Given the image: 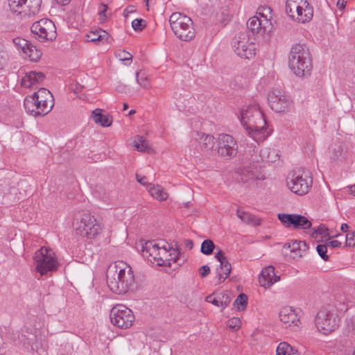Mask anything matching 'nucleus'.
Listing matches in <instances>:
<instances>
[{
	"label": "nucleus",
	"mask_w": 355,
	"mask_h": 355,
	"mask_svg": "<svg viewBox=\"0 0 355 355\" xmlns=\"http://www.w3.org/2000/svg\"><path fill=\"white\" fill-rule=\"evenodd\" d=\"M248 296L244 293H241L234 302V306L239 310H244L248 304Z\"/></svg>",
	"instance_id": "39"
},
{
	"label": "nucleus",
	"mask_w": 355,
	"mask_h": 355,
	"mask_svg": "<svg viewBox=\"0 0 355 355\" xmlns=\"http://www.w3.org/2000/svg\"><path fill=\"white\" fill-rule=\"evenodd\" d=\"M216 245L211 239H205L202 241L200 252L205 255H210L213 253Z\"/></svg>",
	"instance_id": "38"
},
{
	"label": "nucleus",
	"mask_w": 355,
	"mask_h": 355,
	"mask_svg": "<svg viewBox=\"0 0 355 355\" xmlns=\"http://www.w3.org/2000/svg\"><path fill=\"white\" fill-rule=\"evenodd\" d=\"M253 154L251 155L250 160L253 163L275 162L278 158V154L274 149L264 148L259 152L258 148L254 146L252 150Z\"/></svg>",
	"instance_id": "19"
},
{
	"label": "nucleus",
	"mask_w": 355,
	"mask_h": 355,
	"mask_svg": "<svg viewBox=\"0 0 355 355\" xmlns=\"http://www.w3.org/2000/svg\"><path fill=\"white\" fill-rule=\"evenodd\" d=\"M214 145V137L211 135L203 133L199 138V146L202 151L212 150Z\"/></svg>",
	"instance_id": "31"
},
{
	"label": "nucleus",
	"mask_w": 355,
	"mask_h": 355,
	"mask_svg": "<svg viewBox=\"0 0 355 355\" xmlns=\"http://www.w3.org/2000/svg\"><path fill=\"white\" fill-rule=\"evenodd\" d=\"M213 295H209L206 297V301L207 302L211 303L212 304L220 306V296L219 295L216 297H213Z\"/></svg>",
	"instance_id": "51"
},
{
	"label": "nucleus",
	"mask_w": 355,
	"mask_h": 355,
	"mask_svg": "<svg viewBox=\"0 0 355 355\" xmlns=\"http://www.w3.org/2000/svg\"><path fill=\"white\" fill-rule=\"evenodd\" d=\"M279 317L285 328L291 327V330L297 331L300 323V317L292 307H284L281 309Z\"/></svg>",
	"instance_id": "18"
},
{
	"label": "nucleus",
	"mask_w": 355,
	"mask_h": 355,
	"mask_svg": "<svg viewBox=\"0 0 355 355\" xmlns=\"http://www.w3.org/2000/svg\"><path fill=\"white\" fill-rule=\"evenodd\" d=\"M284 248L291 249V252L295 253V255L293 256V258L298 257V254L300 251V241H292L291 243H286L284 245Z\"/></svg>",
	"instance_id": "41"
},
{
	"label": "nucleus",
	"mask_w": 355,
	"mask_h": 355,
	"mask_svg": "<svg viewBox=\"0 0 355 355\" xmlns=\"http://www.w3.org/2000/svg\"><path fill=\"white\" fill-rule=\"evenodd\" d=\"M137 180L142 185L146 186L150 183H148L146 181V177L144 175H141L139 174H136Z\"/></svg>",
	"instance_id": "55"
},
{
	"label": "nucleus",
	"mask_w": 355,
	"mask_h": 355,
	"mask_svg": "<svg viewBox=\"0 0 355 355\" xmlns=\"http://www.w3.org/2000/svg\"><path fill=\"white\" fill-rule=\"evenodd\" d=\"M92 118L96 123L101 124L103 127H109L112 122V118L109 115L102 114V110L96 109L92 112Z\"/></svg>",
	"instance_id": "28"
},
{
	"label": "nucleus",
	"mask_w": 355,
	"mask_h": 355,
	"mask_svg": "<svg viewBox=\"0 0 355 355\" xmlns=\"http://www.w3.org/2000/svg\"><path fill=\"white\" fill-rule=\"evenodd\" d=\"M313 17V8L307 0H305L295 11L294 19L297 22L304 24L309 22Z\"/></svg>",
	"instance_id": "22"
},
{
	"label": "nucleus",
	"mask_w": 355,
	"mask_h": 355,
	"mask_svg": "<svg viewBox=\"0 0 355 355\" xmlns=\"http://www.w3.org/2000/svg\"><path fill=\"white\" fill-rule=\"evenodd\" d=\"M218 154L224 159L229 160L238 153V145L234 138L227 134H220L217 141Z\"/></svg>",
	"instance_id": "11"
},
{
	"label": "nucleus",
	"mask_w": 355,
	"mask_h": 355,
	"mask_svg": "<svg viewBox=\"0 0 355 355\" xmlns=\"http://www.w3.org/2000/svg\"><path fill=\"white\" fill-rule=\"evenodd\" d=\"M170 249L173 250V252L169 254V259H164L166 261V263L167 266H171V261H173L174 263L178 262L179 259V255L180 254V246L177 242H174V243H171L169 247Z\"/></svg>",
	"instance_id": "34"
},
{
	"label": "nucleus",
	"mask_w": 355,
	"mask_h": 355,
	"mask_svg": "<svg viewBox=\"0 0 355 355\" xmlns=\"http://www.w3.org/2000/svg\"><path fill=\"white\" fill-rule=\"evenodd\" d=\"M215 258L220 262L219 268H217V275L219 279L218 284H220L222 282L221 279L224 281L230 275L232 266L225 256V252L220 250L216 253Z\"/></svg>",
	"instance_id": "21"
},
{
	"label": "nucleus",
	"mask_w": 355,
	"mask_h": 355,
	"mask_svg": "<svg viewBox=\"0 0 355 355\" xmlns=\"http://www.w3.org/2000/svg\"><path fill=\"white\" fill-rule=\"evenodd\" d=\"M86 37L87 42H91L95 44L100 42L105 44L108 42L109 34L106 31L99 29L89 32L87 34Z\"/></svg>",
	"instance_id": "27"
},
{
	"label": "nucleus",
	"mask_w": 355,
	"mask_h": 355,
	"mask_svg": "<svg viewBox=\"0 0 355 355\" xmlns=\"http://www.w3.org/2000/svg\"><path fill=\"white\" fill-rule=\"evenodd\" d=\"M241 323V320L239 318L233 317L227 320V326L232 331H236L240 329Z\"/></svg>",
	"instance_id": "43"
},
{
	"label": "nucleus",
	"mask_w": 355,
	"mask_h": 355,
	"mask_svg": "<svg viewBox=\"0 0 355 355\" xmlns=\"http://www.w3.org/2000/svg\"><path fill=\"white\" fill-rule=\"evenodd\" d=\"M248 32H239L232 40L234 52L241 58L251 59L256 55L257 44L255 37L248 35Z\"/></svg>",
	"instance_id": "5"
},
{
	"label": "nucleus",
	"mask_w": 355,
	"mask_h": 355,
	"mask_svg": "<svg viewBox=\"0 0 355 355\" xmlns=\"http://www.w3.org/2000/svg\"><path fill=\"white\" fill-rule=\"evenodd\" d=\"M268 101L271 109L276 112H284L288 110L291 102L279 89L269 92Z\"/></svg>",
	"instance_id": "16"
},
{
	"label": "nucleus",
	"mask_w": 355,
	"mask_h": 355,
	"mask_svg": "<svg viewBox=\"0 0 355 355\" xmlns=\"http://www.w3.org/2000/svg\"><path fill=\"white\" fill-rule=\"evenodd\" d=\"M134 11L132 7H128L125 10V12H127L128 13L132 12Z\"/></svg>",
	"instance_id": "62"
},
{
	"label": "nucleus",
	"mask_w": 355,
	"mask_h": 355,
	"mask_svg": "<svg viewBox=\"0 0 355 355\" xmlns=\"http://www.w3.org/2000/svg\"><path fill=\"white\" fill-rule=\"evenodd\" d=\"M118 274L121 281V285L117 284V288H114L116 291V294H124L133 286L135 283V277L132 268L126 266L125 268H120Z\"/></svg>",
	"instance_id": "17"
},
{
	"label": "nucleus",
	"mask_w": 355,
	"mask_h": 355,
	"mask_svg": "<svg viewBox=\"0 0 355 355\" xmlns=\"http://www.w3.org/2000/svg\"><path fill=\"white\" fill-rule=\"evenodd\" d=\"M184 244L185 247L187 248L189 250H191L193 246V241L191 239H186L184 240Z\"/></svg>",
	"instance_id": "58"
},
{
	"label": "nucleus",
	"mask_w": 355,
	"mask_h": 355,
	"mask_svg": "<svg viewBox=\"0 0 355 355\" xmlns=\"http://www.w3.org/2000/svg\"><path fill=\"white\" fill-rule=\"evenodd\" d=\"M288 67L299 77L310 75L312 58L309 49L304 44H295L290 51Z\"/></svg>",
	"instance_id": "2"
},
{
	"label": "nucleus",
	"mask_w": 355,
	"mask_h": 355,
	"mask_svg": "<svg viewBox=\"0 0 355 355\" xmlns=\"http://www.w3.org/2000/svg\"><path fill=\"white\" fill-rule=\"evenodd\" d=\"M171 28L180 40L188 42L195 37L193 22L190 17L180 12H173L169 18Z\"/></svg>",
	"instance_id": "3"
},
{
	"label": "nucleus",
	"mask_w": 355,
	"mask_h": 355,
	"mask_svg": "<svg viewBox=\"0 0 355 355\" xmlns=\"http://www.w3.org/2000/svg\"><path fill=\"white\" fill-rule=\"evenodd\" d=\"M134 146L141 152L148 151L150 148L148 141L141 136L137 135L134 141Z\"/></svg>",
	"instance_id": "37"
},
{
	"label": "nucleus",
	"mask_w": 355,
	"mask_h": 355,
	"mask_svg": "<svg viewBox=\"0 0 355 355\" xmlns=\"http://www.w3.org/2000/svg\"><path fill=\"white\" fill-rule=\"evenodd\" d=\"M37 103L42 102V112H50L54 105V99L51 93L46 88L41 87L36 92L33 93Z\"/></svg>",
	"instance_id": "20"
},
{
	"label": "nucleus",
	"mask_w": 355,
	"mask_h": 355,
	"mask_svg": "<svg viewBox=\"0 0 355 355\" xmlns=\"http://www.w3.org/2000/svg\"><path fill=\"white\" fill-rule=\"evenodd\" d=\"M6 54L0 52V70L3 69L6 64Z\"/></svg>",
	"instance_id": "56"
},
{
	"label": "nucleus",
	"mask_w": 355,
	"mask_h": 355,
	"mask_svg": "<svg viewBox=\"0 0 355 355\" xmlns=\"http://www.w3.org/2000/svg\"><path fill=\"white\" fill-rule=\"evenodd\" d=\"M114 54L121 61H129L132 58V55L129 52L122 49L117 50Z\"/></svg>",
	"instance_id": "45"
},
{
	"label": "nucleus",
	"mask_w": 355,
	"mask_h": 355,
	"mask_svg": "<svg viewBox=\"0 0 355 355\" xmlns=\"http://www.w3.org/2000/svg\"><path fill=\"white\" fill-rule=\"evenodd\" d=\"M31 31L33 37L40 42H53L58 35L55 24L52 20L46 18L34 22L31 27Z\"/></svg>",
	"instance_id": "8"
},
{
	"label": "nucleus",
	"mask_w": 355,
	"mask_h": 355,
	"mask_svg": "<svg viewBox=\"0 0 355 355\" xmlns=\"http://www.w3.org/2000/svg\"><path fill=\"white\" fill-rule=\"evenodd\" d=\"M220 306L222 309H225L231 302V297L227 293H220Z\"/></svg>",
	"instance_id": "47"
},
{
	"label": "nucleus",
	"mask_w": 355,
	"mask_h": 355,
	"mask_svg": "<svg viewBox=\"0 0 355 355\" xmlns=\"http://www.w3.org/2000/svg\"><path fill=\"white\" fill-rule=\"evenodd\" d=\"M13 43L17 49L21 50L22 53L27 56L31 61L37 62L42 55L40 50L37 49L30 41L24 38H15Z\"/></svg>",
	"instance_id": "15"
},
{
	"label": "nucleus",
	"mask_w": 355,
	"mask_h": 355,
	"mask_svg": "<svg viewBox=\"0 0 355 355\" xmlns=\"http://www.w3.org/2000/svg\"><path fill=\"white\" fill-rule=\"evenodd\" d=\"M349 229V225L346 223H343L340 227V230L343 232H346Z\"/></svg>",
	"instance_id": "59"
},
{
	"label": "nucleus",
	"mask_w": 355,
	"mask_h": 355,
	"mask_svg": "<svg viewBox=\"0 0 355 355\" xmlns=\"http://www.w3.org/2000/svg\"><path fill=\"white\" fill-rule=\"evenodd\" d=\"M142 256L151 263L157 262L160 266H166V261L161 256V249L153 241H148L141 244Z\"/></svg>",
	"instance_id": "14"
},
{
	"label": "nucleus",
	"mask_w": 355,
	"mask_h": 355,
	"mask_svg": "<svg viewBox=\"0 0 355 355\" xmlns=\"http://www.w3.org/2000/svg\"><path fill=\"white\" fill-rule=\"evenodd\" d=\"M346 246L352 247L355 245V232L346 235Z\"/></svg>",
	"instance_id": "49"
},
{
	"label": "nucleus",
	"mask_w": 355,
	"mask_h": 355,
	"mask_svg": "<svg viewBox=\"0 0 355 355\" xmlns=\"http://www.w3.org/2000/svg\"><path fill=\"white\" fill-rule=\"evenodd\" d=\"M201 277H206L210 273V268L207 265H204L199 268Z\"/></svg>",
	"instance_id": "52"
},
{
	"label": "nucleus",
	"mask_w": 355,
	"mask_h": 355,
	"mask_svg": "<svg viewBox=\"0 0 355 355\" xmlns=\"http://www.w3.org/2000/svg\"><path fill=\"white\" fill-rule=\"evenodd\" d=\"M116 91L122 92L123 91V88L121 86H119L116 87Z\"/></svg>",
	"instance_id": "63"
},
{
	"label": "nucleus",
	"mask_w": 355,
	"mask_h": 355,
	"mask_svg": "<svg viewBox=\"0 0 355 355\" xmlns=\"http://www.w3.org/2000/svg\"><path fill=\"white\" fill-rule=\"evenodd\" d=\"M41 3L42 0H8L11 11L17 15H35L40 10Z\"/></svg>",
	"instance_id": "12"
},
{
	"label": "nucleus",
	"mask_w": 355,
	"mask_h": 355,
	"mask_svg": "<svg viewBox=\"0 0 355 355\" xmlns=\"http://www.w3.org/2000/svg\"><path fill=\"white\" fill-rule=\"evenodd\" d=\"M277 218L286 227H293L295 229L307 230L311 227V222L300 214H279Z\"/></svg>",
	"instance_id": "13"
},
{
	"label": "nucleus",
	"mask_w": 355,
	"mask_h": 355,
	"mask_svg": "<svg viewBox=\"0 0 355 355\" xmlns=\"http://www.w3.org/2000/svg\"><path fill=\"white\" fill-rule=\"evenodd\" d=\"M107 9V6L105 4H104V3L100 4L98 14L100 15L101 19L104 20L107 17L106 14H105Z\"/></svg>",
	"instance_id": "53"
},
{
	"label": "nucleus",
	"mask_w": 355,
	"mask_h": 355,
	"mask_svg": "<svg viewBox=\"0 0 355 355\" xmlns=\"http://www.w3.org/2000/svg\"><path fill=\"white\" fill-rule=\"evenodd\" d=\"M147 190L154 198L159 201L165 200L168 198L167 193L159 185L147 184Z\"/></svg>",
	"instance_id": "30"
},
{
	"label": "nucleus",
	"mask_w": 355,
	"mask_h": 355,
	"mask_svg": "<svg viewBox=\"0 0 355 355\" xmlns=\"http://www.w3.org/2000/svg\"><path fill=\"white\" fill-rule=\"evenodd\" d=\"M35 110H36V112H35V114H33V116H44L46 114H47L49 112H42V110H44L43 109V106L42 105V102H40V103H37V102H35Z\"/></svg>",
	"instance_id": "50"
},
{
	"label": "nucleus",
	"mask_w": 355,
	"mask_h": 355,
	"mask_svg": "<svg viewBox=\"0 0 355 355\" xmlns=\"http://www.w3.org/2000/svg\"><path fill=\"white\" fill-rule=\"evenodd\" d=\"M136 80L137 83L143 87L149 86V80L145 73L141 71L136 73Z\"/></svg>",
	"instance_id": "44"
},
{
	"label": "nucleus",
	"mask_w": 355,
	"mask_h": 355,
	"mask_svg": "<svg viewBox=\"0 0 355 355\" xmlns=\"http://www.w3.org/2000/svg\"><path fill=\"white\" fill-rule=\"evenodd\" d=\"M247 28L243 32H248V35L255 37L261 30V23L257 17H252L248 19L246 24Z\"/></svg>",
	"instance_id": "29"
},
{
	"label": "nucleus",
	"mask_w": 355,
	"mask_h": 355,
	"mask_svg": "<svg viewBox=\"0 0 355 355\" xmlns=\"http://www.w3.org/2000/svg\"><path fill=\"white\" fill-rule=\"evenodd\" d=\"M254 169L255 168L248 166L239 168L237 173L240 177V180L243 183H250V182L258 179L259 178L256 174Z\"/></svg>",
	"instance_id": "26"
},
{
	"label": "nucleus",
	"mask_w": 355,
	"mask_h": 355,
	"mask_svg": "<svg viewBox=\"0 0 355 355\" xmlns=\"http://www.w3.org/2000/svg\"><path fill=\"white\" fill-rule=\"evenodd\" d=\"M300 248L298 254V257H302V254L309 249V245L305 241H300Z\"/></svg>",
	"instance_id": "54"
},
{
	"label": "nucleus",
	"mask_w": 355,
	"mask_h": 355,
	"mask_svg": "<svg viewBox=\"0 0 355 355\" xmlns=\"http://www.w3.org/2000/svg\"><path fill=\"white\" fill-rule=\"evenodd\" d=\"M35 102L36 99L33 96V95L28 96L25 98L24 101V107L26 111V112L33 116V114L36 112L35 110Z\"/></svg>",
	"instance_id": "36"
},
{
	"label": "nucleus",
	"mask_w": 355,
	"mask_h": 355,
	"mask_svg": "<svg viewBox=\"0 0 355 355\" xmlns=\"http://www.w3.org/2000/svg\"><path fill=\"white\" fill-rule=\"evenodd\" d=\"M144 20L142 19H135L132 22V26L136 31H141L145 25L143 24Z\"/></svg>",
	"instance_id": "48"
},
{
	"label": "nucleus",
	"mask_w": 355,
	"mask_h": 355,
	"mask_svg": "<svg viewBox=\"0 0 355 355\" xmlns=\"http://www.w3.org/2000/svg\"><path fill=\"white\" fill-rule=\"evenodd\" d=\"M313 180L308 171L298 170L294 171L286 179L288 189L298 196L306 194L312 187Z\"/></svg>",
	"instance_id": "7"
},
{
	"label": "nucleus",
	"mask_w": 355,
	"mask_h": 355,
	"mask_svg": "<svg viewBox=\"0 0 355 355\" xmlns=\"http://www.w3.org/2000/svg\"><path fill=\"white\" fill-rule=\"evenodd\" d=\"M316 250L319 256L325 261H328L329 257L327 254V246L326 244H320L316 247Z\"/></svg>",
	"instance_id": "46"
},
{
	"label": "nucleus",
	"mask_w": 355,
	"mask_h": 355,
	"mask_svg": "<svg viewBox=\"0 0 355 355\" xmlns=\"http://www.w3.org/2000/svg\"><path fill=\"white\" fill-rule=\"evenodd\" d=\"M117 268V265H114V266H110L106 272L107 286L110 291L114 293H116V291L114 288H117V284L121 285V281L118 274Z\"/></svg>",
	"instance_id": "25"
},
{
	"label": "nucleus",
	"mask_w": 355,
	"mask_h": 355,
	"mask_svg": "<svg viewBox=\"0 0 355 355\" xmlns=\"http://www.w3.org/2000/svg\"><path fill=\"white\" fill-rule=\"evenodd\" d=\"M33 259L36 271L41 275L56 271L59 266L53 250L49 248L42 247L35 252Z\"/></svg>",
	"instance_id": "4"
},
{
	"label": "nucleus",
	"mask_w": 355,
	"mask_h": 355,
	"mask_svg": "<svg viewBox=\"0 0 355 355\" xmlns=\"http://www.w3.org/2000/svg\"><path fill=\"white\" fill-rule=\"evenodd\" d=\"M330 159L333 162H337L343 155V148L340 145H335L330 152Z\"/></svg>",
	"instance_id": "42"
},
{
	"label": "nucleus",
	"mask_w": 355,
	"mask_h": 355,
	"mask_svg": "<svg viewBox=\"0 0 355 355\" xmlns=\"http://www.w3.org/2000/svg\"><path fill=\"white\" fill-rule=\"evenodd\" d=\"M349 191L355 196V184L349 187Z\"/></svg>",
	"instance_id": "61"
},
{
	"label": "nucleus",
	"mask_w": 355,
	"mask_h": 355,
	"mask_svg": "<svg viewBox=\"0 0 355 355\" xmlns=\"http://www.w3.org/2000/svg\"><path fill=\"white\" fill-rule=\"evenodd\" d=\"M329 245H330L331 248H339L341 245V243L338 241V240H333L331 241H329L328 243Z\"/></svg>",
	"instance_id": "57"
},
{
	"label": "nucleus",
	"mask_w": 355,
	"mask_h": 355,
	"mask_svg": "<svg viewBox=\"0 0 355 355\" xmlns=\"http://www.w3.org/2000/svg\"><path fill=\"white\" fill-rule=\"evenodd\" d=\"M305 0H286L285 10L286 14L292 19H295V13L300 6L302 5Z\"/></svg>",
	"instance_id": "33"
},
{
	"label": "nucleus",
	"mask_w": 355,
	"mask_h": 355,
	"mask_svg": "<svg viewBox=\"0 0 355 355\" xmlns=\"http://www.w3.org/2000/svg\"><path fill=\"white\" fill-rule=\"evenodd\" d=\"M276 355H295V352L290 345L286 342H282L277 347Z\"/></svg>",
	"instance_id": "35"
},
{
	"label": "nucleus",
	"mask_w": 355,
	"mask_h": 355,
	"mask_svg": "<svg viewBox=\"0 0 355 355\" xmlns=\"http://www.w3.org/2000/svg\"><path fill=\"white\" fill-rule=\"evenodd\" d=\"M58 4L60 5H67L68 4L71 0H55Z\"/></svg>",
	"instance_id": "60"
},
{
	"label": "nucleus",
	"mask_w": 355,
	"mask_h": 355,
	"mask_svg": "<svg viewBox=\"0 0 355 355\" xmlns=\"http://www.w3.org/2000/svg\"><path fill=\"white\" fill-rule=\"evenodd\" d=\"M240 121L256 142H261L268 137L266 120L257 103L254 102L241 110Z\"/></svg>",
	"instance_id": "1"
},
{
	"label": "nucleus",
	"mask_w": 355,
	"mask_h": 355,
	"mask_svg": "<svg viewBox=\"0 0 355 355\" xmlns=\"http://www.w3.org/2000/svg\"><path fill=\"white\" fill-rule=\"evenodd\" d=\"M128 108V105L127 103H124L123 106V110H125Z\"/></svg>",
	"instance_id": "64"
},
{
	"label": "nucleus",
	"mask_w": 355,
	"mask_h": 355,
	"mask_svg": "<svg viewBox=\"0 0 355 355\" xmlns=\"http://www.w3.org/2000/svg\"><path fill=\"white\" fill-rule=\"evenodd\" d=\"M339 318L331 306L323 307L318 313L315 323L319 331L327 335L338 326Z\"/></svg>",
	"instance_id": "9"
},
{
	"label": "nucleus",
	"mask_w": 355,
	"mask_h": 355,
	"mask_svg": "<svg viewBox=\"0 0 355 355\" xmlns=\"http://www.w3.org/2000/svg\"><path fill=\"white\" fill-rule=\"evenodd\" d=\"M327 231L328 229L325 227V225H320V226L312 229L311 236L315 239H318V235L323 237L327 234Z\"/></svg>",
	"instance_id": "40"
},
{
	"label": "nucleus",
	"mask_w": 355,
	"mask_h": 355,
	"mask_svg": "<svg viewBox=\"0 0 355 355\" xmlns=\"http://www.w3.org/2000/svg\"><path fill=\"white\" fill-rule=\"evenodd\" d=\"M110 318L113 325L125 329L130 327L135 321L132 310L123 304L113 306L110 311Z\"/></svg>",
	"instance_id": "10"
},
{
	"label": "nucleus",
	"mask_w": 355,
	"mask_h": 355,
	"mask_svg": "<svg viewBox=\"0 0 355 355\" xmlns=\"http://www.w3.org/2000/svg\"><path fill=\"white\" fill-rule=\"evenodd\" d=\"M236 215L243 222L247 224L254 226L260 225V220L249 212L241 211L240 209H237Z\"/></svg>",
	"instance_id": "32"
},
{
	"label": "nucleus",
	"mask_w": 355,
	"mask_h": 355,
	"mask_svg": "<svg viewBox=\"0 0 355 355\" xmlns=\"http://www.w3.org/2000/svg\"><path fill=\"white\" fill-rule=\"evenodd\" d=\"M279 279V276L275 275V268L272 266L264 268L259 277V282L263 287H270Z\"/></svg>",
	"instance_id": "23"
},
{
	"label": "nucleus",
	"mask_w": 355,
	"mask_h": 355,
	"mask_svg": "<svg viewBox=\"0 0 355 355\" xmlns=\"http://www.w3.org/2000/svg\"><path fill=\"white\" fill-rule=\"evenodd\" d=\"M45 79V75L42 72L31 71L26 73L25 76L21 80V85L24 87H31L35 84L41 83Z\"/></svg>",
	"instance_id": "24"
},
{
	"label": "nucleus",
	"mask_w": 355,
	"mask_h": 355,
	"mask_svg": "<svg viewBox=\"0 0 355 355\" xmlns=\"http://www.w3.org/2000/svg\"><path fill=\"white\" fill-rule=\"evenodd\" d=\"M73 225L78 234L88 239L95 238L102 231L101 226L95 217L88 212L81 214L80 218L76 219Z\"/></svg>",
	"instance_id": "6"
}]
</instances>
